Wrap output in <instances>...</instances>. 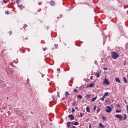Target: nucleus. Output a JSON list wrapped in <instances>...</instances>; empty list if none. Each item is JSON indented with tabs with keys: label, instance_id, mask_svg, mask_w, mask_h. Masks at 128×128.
<instances>
[{
	"label": "nucleus",
	"instance_id": "1",
	"mask_svg": "<svg viewBox=\"0 0 128 128\" xmlns=\"http://www.w3.org/2000/svg\"><path fill=\"white\" fill-rule=\"evenodd\" d=\"M112 58H114V60H117V58H120V55L116 52H112Z\"/></svg>",
	"mask_w": 128,
	"mask_h": 128
},
{
	"label": "nucleus",
	"instance_id": "2",
	"mask_svg": "<svg viewBox=\"0 0 128 128\" xmlns=\"http://www.w3.org/2000/svg\"><path fill=\"white\" fill-rule=\"evenodd\" d=\"M112 108H110V107L108 106L106 107V112H107L110 114V112H112Z\"/></svg>",
	"mask_w": 128,
	"mask_h": 128
},
{
	"label": "nucleus",
	"instance_id": "3",
	"mask_svg": "<svg viewBox=\"0 0 128 128\" xmlns=\"http://www.w3.org/2000/svg\"><path fill=\"white\" fill-rule=\"evenodd\" d=\"M115 118H119L120 120H122V116L120 114H116L115 116Z\"/></svg>",
	"mask_w": 128,
	"mask_h": 128
},
{
	"label": "nucleus",
	"instance_id": "4",
	"mask_svg": "<svg viewBox=\"0 0 128 128\" xmlns=\"http://www.w3.org/2000/svg\"><path fill=\"white\" fill-rule=\"evenodd\" d=\"M104 84H106V86H110V82L108 80V79H105L104 82Z\"/></svg>",
	"mask_w": 128,
	"mask_h": 128
},
{
	"label": "nucleus",
	"instance_id": "5",
	"mask_svg": "<svg viewBox=\"0 0 128 128\" xmlns=\"http://www.w3.org/2000/svg\"><path fill=\"white\" fill-rule=\"evenodd\" d=\"M68 118H70L71 120H74V115H70L68 116Z\"/></svg>",
	"mask_w": 128,
	"mask_h": 128
},
{
	"label": "nucleus",
	"instance_id": "6",
	"mask_svg": "<svg viewBox=\"0 0 128 128\" xmlns=\"http://www.w3.org/2000/svg\"><path fill=\"white\" fill-rule=\"evenodd\" d=\"M102 74V72H99L96 73V77L98 78H100V74Z\"/></svg>",
	"mask_w": 128,
	"mask_h": 128
},
{
	"label": "nucleus",
	"instance_id": "7",
	"mask_svg": "<svg viewBox=\"0 0 128 128\" xmlns=\"http://www.w3.org/2000/svg\"><path fill=\"white\" fill-rule=\"evenodd\" d=\"M116 82H118L119 84H122V82H120V80L119 78H116Z\"/></svg>",
	"mask_w": 128,
	"mask_h": 128
},
{
	"label": "nucleus",
	"instance_id": "8",
	"mask_svg": "<svg viewBox=\"0 0 128 128\" xmlns=\"http://www.w3.org/2000/svg\"><path fill=\"white\" fill-rule=\"evenodd\" d=\"M65 95H66V98H68V96H70V93L68 92H66L65 93Z\"/></svg>",
	"mask_w": 128,
	"mask_h": 128
},
{
	"label": "nucleus",
	"instance_id": "9",
	"mask_svg": "<svg viewBox=\"0 0 128 128\" xmlns=\"http://www.w3.org/2000/svg\"><path fill=\"white\" fill-rule=\"evenodd\" d=\"M18 7L19 8H20V10H22L24 8V6H20V5H18Z\"/></svg>",
	"mask_w": 128,
	"mask_h": 128
},
{
	"label": "nucleus",
	"instance_id": "10",
	"mask_svg": "<svg viewBox=\"0 0 128 128\" xmlns=\"http://www.w3.org/2000/svg\"><path fill=\"white\" fill-rule=\"evenodd\" d=\"M17 112H18L17 114H19V116H20V114H22V111H20V109H18L17 110Z\"/></svg>",
	"mask_w": 128,
	"mask_h": 128
},
{
	"label": "nucleus",
	"instance_id": "11",
	"mask_svg": "<svg viewBox=\"0 0 128 128\" xmlns=\"http://www.w3.org/2000/svg\"><path fill=\"white\" fill-rule=\"evenodd\" d=\"M50 6H54L56 5V3H54V2L52 1L50 2Z\"/></svg>",
	"mask_w": 128,
	"mask_h": 128
},
{
	"label": "nucleus",
	"instance_id": "12",
	"mask_svg": "<svg viewBox=\"0 0 128 128\" xmlns=\"http://www.w3.org/2000/svg\"><path fill=\"white\" fill-rule=\"evenodd\" d=\"M98 100V96H96L95 98H92L91 102H92L95 100Z\"/></svg>",
	"mask_w": 128,
	"mask_h": 128
},
{
	"label": "nucleus",
	"instance_id": "13",
	"mask_svg": "<svg viewBox=\"0 0 128 128\" xmlns=\"http://www.w3.org/2000/svg\"><path fill=\"white\" fill-rule=\"evenodd\" d=\"M90 96H92V95H90V94L86 95V100H88L90 98Z\"/></svg>",
	"mask_w": 128,
	"mask_h": 128
},
{
	"label": "nucleus",
	"instance_id": "14",
	"mask_svg": "<svg viewBox=\"0 0 128 128\" xmlns=\"http://www.w3.org/2000/svg\"><path fill=\"white\" fill-rule=\"evenodd\" d=\"M124 82H125V84H128V80L126 78H123Z\"/></svg>",
	"mask_w": 128,
	"mask_h": 128
},
{
	"label": "nucleus",
	"instance_id": "15",
	"mask_svg": "<svg viewBox=\"0 0 128 128\" xmlns=\"http://www.w3.org/2000/svg\"><path fill=\"white\" fill-rule=\"evenodd\" d=\"M94 86H96V84L92 83L89 85V87L94 88Z\"/></svg>",
	"mask_w": 128,
	"mask_h": 128
},
{
	"label": "nucleus",
	"instance_id": "16",
	"mask_svg": "<svg viewBox=\"0 0 128 128\" xmlns=\"http://www.w3.org/2000/svg\"><path fill=\"white\" fill-rule=\"evenodd\" d=\"M78 98H79L80 100H82V95H79L77 96Z\"/></svg>",
	"mask_w": 128,
	"mask_h": 128
},
{
	"label": "nucleus",
	"instance_id": "17",
	"mask_svg": "<svg viewBox=\"0 0 128 128\" xmlns=\"http://www.w3.org/2000/svg\"><path fill=\"white\" fill-rule=\"evenodd\" d=\"M90 107H87L86 108L87 112H90Z\"/></svg>",
	"mask_w": 128,
	"mask_h": 128
},
{
	"label": "nucleus",
	"instance_id": "18",
	"mask_svg": "<svg viewBox=\"0 0 128 128\" xmlns=\"http://www.w3.org/2000/svg\"><path fill=\"white\" fill-rule=\"evenodd\" d=\"M99 126H100V128H104L106 127H104V124H102L101 123H100L99 124Z\"/></svg>",
	"mask_w": 128,
	"mask_h": 128
},
{
	"label": "nucleus",
	"instance_id": "19",
	"mask_svg": "<svg viewBox=\"0 0 128 128\" xmlns=\"http://www.w3.org/2000/svg\"><path fill=\"white\" fill-rule=\"evenodd\" d=\"M70 122H68V123H67V128H70Z\"/></svg>",
	"mask_w": 128,
	"mask_h": 128
},
{
	"label": "nucleus",
	"instance_id": "20",
	"mask_svg": "<svg viewBox=\"0 0 128 128\" xmlns=\"http://www.w3.org/2000/svg\"><path fill=\"white\" fill-rule=\"evenodd\" d=\"M100 110H102V108H99L97 110V113L98 114V112H100Z\"/></svg>",
	"mask_w": 128,
	"mask_h": 128
},
{
	"label": "nucleus",
	"instance_id": "21",
	"mask_svg": "<svg viewBox=\"0 0 128 128\" xmlns=\"http://www.w3.org/2000/svg\"><path fill=\"white\" fill-rule=\"evenodd\" d=\"M124 120H126V118H128L127 116H126V114H124Z\"/></svg>",
	"mask_w": 128,
	"mask_h": 128
},
{
	"label": "nucleus",
	"instance_id": "22",
	"mask_svg": "<svg viewBox=\"0 0 128 128\" xmlns=\"http://www.w3.org/2000/svg\"><path fill=\"white\" fill-rule=\"evenodd\" d=\"M104 96H108V92H106Z\"/></svg>",
	"mask_w": 128,
	"mask_h": 128
},
{
	"label": "nucleus",
	"instance_id": "23",
	"mask_svg": "<svg viewBox=\"0 0 128 128\" xmlns=\"http://www.w3.org/2000/svg\"><path fill=\"white\" fill-rule=\"evenodd\" d=\"M78 124H78V122H76L74 124V126H78Z\"/></svg>",
	"mask_w": 128,
	"mask_h": 128
},
{
	"label": "nucleus",
	"instance_id": "24",
	"mask_svg": "<svg viewBox=\"0 0 128 128\" xmlns=\"http://www.w3.org/2000/svg\"><path fill=\"white\" fill-rule=\"evenodd\" d=\"M116 112L117 114L122 112V110H116Z\"/></svg>",
	"mask_w": 128,
	"mask_h": 128
},
{
	"label": "nucleus",
	"instance_id": "25",
	"mask_svg": "<svg viewBox=\"0 0 128 128\" xmlns=\"http://www.w3.org/2000/svg\"><path fill=\"white\" fill-rule=\"evenodd\" d=\"M14 64H18V60H14Z\"/></svg>",
	"mask_w": 128,
	"mask_h": 128
},
{
	"label": "nucleus",
	"instance_id": "26",
	"mask_svg": "<svg viewBox=\"0 0 128 128\" xmlns=\"http://www.w3.org/2000/svg\"><path fill=\"white\" fill-rule=\"evenodd\" d=\"M103 120H106V118L102 116Z\"/></svg>",
	"mask_w": 128,
	"mask_h": 128
},
{
	"label": "nucleus",
	"instance_id": "27",
	"mask_svg": "<svg viewBox=\"0 0 128 128\" xmlns=\"http://www.w3.org/2000/svg\"><path fill=\"white\" fill-rule=\"evenodd\" d=\"M94 112H96V106H95L94 107Z\"/></svg>",
	"mask_w": 128,
	"mask_h": 128
},
{
	"label": "nucleus",
	"instance_id": "28",
	"mask_svg": "<svg viewBox=\"0 0 128 128\" xmlns=\"http://www.w3.org/2000/svg\"><path fill=\"white\" fill-rule=\"evenodd\" d=\"M100 100H102V102H104V98H100Z\"/></svg>",
	"mask_w": 128,
	"mask_h": 128
},
{
	"label": "nucleus",
	"instance_id": "29",
	"mask_svg": "<svg viewBox=\"0 0 128 128\" xmlns=\"http://www.w3.org/2000/svg\"><path fill=\"white\" fill-rule=\"evenodd\" d=\"M76 102H73L72 105L74 106H76Z\"/></svg>",
	"mask_w": 128,
	"mask_h": 128
},
{
	"label": "nucleus",
	"instance_id": "30",
	"mask_svg": "<svg viewBox=\"0 0 128 128\" xmlns=\"http://www.w3.org/2000/svg\"><path fill=\"white\" fill-rule=\"evenodd\" d=\"M78 92V90H76V89H74V92Z\"/></svg>",
	"mask_w": 128,
	"mask_h": 128
},
{
	"label": "nucleus",
	"instance_id": "31",
	"mask_svg": "<svg viewBox=\"0 0 128 128\" xmlns=\"http://www.w3.org/2000/svg\"><path fill=\"white\" fill-rule=\"evenodd\" d=\"M76 112V110H74V109H72V112Z\"/></svg>",
	"mask_w": 128,
	"mask_h": 128
},
{
	"label": "nucleus",
	"instance_id": "32",
	"mask_svg": "<svg viewBox=\"0 0 128 128\" xmlns=\"http://www.w3.org/2000/svg\"><path fill=\"white\" fill-rule=\"evenodd\" d=\"M80 115L81 118H82V116H84V114H82V113H80Z\"/></svg>",
	"mask_w": 128,
	"mask_h": 128
},
{
	"label": "nucleus",
	"instance_id": "33",
	"mask_svg": "<svg viewBox=\"0 0 128 128\" xmlns=\"http://www.w3.org/2000/svg\"><path fill=\"white\" fill-rule=\"evenodd\" d=\"M20 2V0H18L16 1V4H19Z\"/></svg>",
	"mask_w": 128,
	"mask_h": 128
},
{
	"label": "nucleus",
	"instance_id": "34",
	"mask_svg": "<svg viewBox=\"0 0 128 128\" xmlns=\"http://www.w3.org/2000/svg\"><path fill=\"white\" fill-rule=\"evenodd\" d=\"M10 66H13V68L14 67V63H11Z\"/></svg>",
	"mask_w": 128,
	"mask_h": 128
},
{
	"label": "nucleus",
	"instance_id": "35",
	"mask_svg": "<svg viewBox=\"0 0 128 128\" xmlns=\"http://www.w3.org/2000/svg\"><path fill=\"white\" fill-rule=\"evenodd\" d=\"M3 2H4V4H6V0H3Z\"/></svg>",
	"mask_w": 128,
	"mask_h": 128
},
{
	"label": "nucleus",
	"instance_id": "36",
	"mask_svg": "<svg viewBox=\"0 0 128 128\" xmlns=\"http://www.w3.org/2000/svg\"><path fill=\"white\" fill-rule=\"evenodd\" d=\"M104 70H108V68H104Z\"/></svg>",
	"mask_w": 128,
	"mask_h": 128
},
{
	"label": "nucleus",
	"instance_id": "37",
	"mask_svg": "<svg viewBox=\"0 0 128 128\" xmlns=\"http://www.w3.org/2000/svg\"><path fill=\"white\" fill-rule=\"evenodd\" d=\"M43 50L44 52H46V48H44Z\"/></svg>",
	"mask_w": 128,
	"mask_h": 128
},
{
	"label": "nucleus",
	"instance_id": "38",
	"mask_svg": "<svg viewBox=\"0 0 128 128\" xmlns=\"http://www.w3.org/2000/svg\"><path fill=\"white\" fill-rule=\"evenodd\" d=\"M94 78V76H92L90 77V80H92V78Z\"/></svg>",
	"mask_w": 128,
	"mask_h": 128
},
{
	"label": "nucleus",
	"instance_id": "39",
	"mask_svg": "<svg viewBox=\"0 0 128 128\" xmlns=\"http://www.w3.org/2000/svg\"><path fill=\"white\" fill-rule=\"evenodd\" d=\"M75 110H78V108L76 107V108H75Z\"/></svg>",
	"mask_w": 128,
	"mask_h": 128
},
{
	"label": "nucleus",
	"instance_id": "40",
	"mask_svg": "<svg viewBox=\"0 0 128 128\" xmlns=\"http://www.w3.org/2000/svg\"><path fill=\"white\" fill-rule=\"evenodd\" d=\"M70 124H74V123L72 122H70Z\"/></svg>",
	"mask_w": 128,
	"mask_h": 128
},
{
	"label": "nucleus",
	"instance_id": "41",
	"mask_svg": "<svg viewBox=\"0 0 128 128\" xmlns=\"http://www.w3.org/2000/svg\"><path fill=\"white\" fill-rule=\"evenodd\" d=\"M102 98L104 100V98H106V96L104 95Z\"/></svg>",
	"mask_w": 128,
	"mask_h": 128
},
{
	"label": "nucleus",
	"instance_id": "42",
	"mask_svg": "<svg viewBox=\"0 0 128 128\" xmlns=\"http://www.w3.org/2000/svg\"><path fill=\"white\" fill-rule=\"evenodd\" d=\"M3 108L4 110H6V107H4Z\"/></svg>",
	"mask_w": 128,
	"mask_h": 128
},
{
	"label": "nucleus",
	"instance_id": "43",
	"mask_svg": "<svg viewBox=\"0 0 128 128\" xmlns=\"http://www.w3.org/2000/svg\"><path fill=\"white\" fill-rule=\"evenodd\" d=\"M116 102V100H112V102Z\"/></svg>",
	"mask_w": 128,
	"mask_h": 128
},
{
	"label": "nucleus",
	"instance_id": "44",
	"mask_svg": "<svg viewBox=\"0 0 128 128\" xmlns=\"http://www.w3.org/2000/svg\"><path fill=\"white\" fill-rule=\"evenodd\" d=\"M6 14H8V12H6Z\"/></svg>",
	"mask_w": 128,
	"mask_h": 128
},
{
	"label": "nucleus",
	"instance_id": "45",
	"mask_svg": "<svg viewBox=\"0 0 128 128\" xmlns=\"http://www.w3.org/2000/svg\"><path fill=\"white\" fill-rule=\"evenodd\" d=\"M73 128H76V127L74 126H72Z\"/></svg>",
	"mask_w": 128,
	"mask_h": 128
},
{
	"label": "nucleus",
	"instance_id": "46",
	"mask_svg": "<svg viewBox=\"0 0 128 128\" xmlns=\"http://www.w3.org/2000/svg\"><path fill=\"white\" fill-rule=\"evenodd\" d=\"M90 128H92V125L90 126Z\"/></svg>",
	"mask_w": 128,
	"mask_h": 128
},
{
	"label": "nucleus",
	"instance_id": "47",
	"mask_svg": "<svg viewBox=\"0 0 128 128\" xmlns=\"http://www.w3.org/2000/svg\"><path fill=\"white\" fill-rule=\"evenodd\" d=\"M118 106H119V108H120V105H118Z\"/></svg>",
	"mask_w": 128,
	"mask_h": 128
},
{
	"label": "nucleus",
	"instance_id": "48",
	"mask_svg": "<svg viewBox=\"0 0 128 128\" xmlns=\"http://www.w3.org/2000/svg\"><path fill=\"white\" fill-rule=\"evenodd\" d=\"M56 46H58V45H56Z\"/></svg>",
	"mask_w": 128,
	"mask_h": 128
},
{
	"label": "nucleus",
	"instance_id": "49",
	"mask_svg": "<svg viewBox=\"0 0 128 128\" xmlns=\"http://www.w3.org/2000/svg\"><path fill=\"white\" fill-rule=\"evenodd\" d=\"M126 46H128V44H127Z\"/></svg>",
	"mask_w": 128,
	"mask_h": 128
},
{
	"label": "nucleus",
	"instance_id": "50",
	"mask_svg": "<svg viewBox=\"0 0 128 128\" xmlns=\"http://www.w3.org/2000/svg\"><path fill=\"white\" fill-rule=\"evenodd\" d=\"M76 88H78V87H76Z\"/></svg>",
	"mask_w": 128,
	"mask_h": 128
},
{
	"label": "nucleus",
	"instance_id": "51",
	"mask_svg": "<svg viewBox=\"0 0 128 128\" xmlns=\"http://www.w3.org/2000/svg\"><path fill=\"white\" fill-rule=\"evenodd\" d=\"M7 100H8V98H7Z\"/></svg>",
	"mask_w": 128,
	"mask_h": 128
},
{
	"label": "nucleus",
	"instance_id": "52",
	"mask_svg": "<svg viewBox=\"0 0 128 128\" xmlns=\"http://www.w3.org/2000/svg\"><path fill=\"white\" fill-rule=\"evenodd\" d=\"M10 34H12V32H10Z\"/></svg>",
	"mask_w": 128,
	"mask_h": 128
},
{
	"label": "nucleus",
	"instance_id": "53",
	"mask_svg": "<svg viewBox=\"0 0 128 128\" xmlns=\"http://www.w3.org/2000/svg\"><path fill=\"white\" fill-rule=\"evenodd\" d=\"M2 112H4L2 111Z\"/></svg>",
	"mask_w": 128,
	"mask_h": 128
},
{
	"label": "nucleus",
	"instance_id": "54",
	"mask_svg": "<svg viewBox=\"0 0 128 128\" xmlns=\"http://www.w3.org/2000/svg\"><path fill=\"white\" fill-rule=\"evenodd\" d=\"M106 102H108V100H106Z\"/></svg>",
	"mask_w": 128,
	"mask_h": 128
},
{
	"label": "nucleus",
	"instance_id": "55",
	"mask_svg": "<svg viewBox=\"0 0 128 128\" xmlns=\"http://www.w3.org/2000/svg\"><path fill=\"white\" fill-rule=\"evenodd\" d=\"M106 102H108V100H106Z\"/></svg>",
	"mask_w": 128,
	"mask_h": 128
}]
</instances>
